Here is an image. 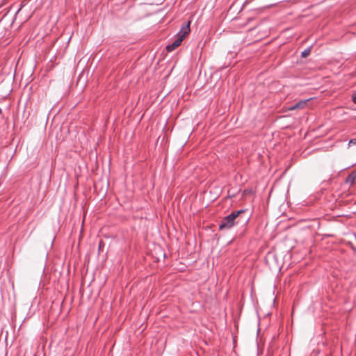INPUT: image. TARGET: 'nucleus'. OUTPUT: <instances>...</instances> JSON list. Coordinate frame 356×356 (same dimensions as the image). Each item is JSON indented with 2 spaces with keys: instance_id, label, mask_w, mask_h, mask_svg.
I'll return each instance as SVG.
<instances>
[{
  "instance_id": "nucleus-7",
  "label": "nucleus",
  "mask_w": 356,
  "mask_h": 356,
  "mask_svg": "<svg viewBox=\"0 0 356 356\" xmlns=\"http://www.w3.org/2000/svg\"><path fill=\"white\" fill-rule=\"evenodd\" d=\"M349 145H356V138H353V139H351L350 141H349Z\"/></svg>"
},
{
  "instance_id": "nucleus-8",
  "label": "nucleus",
  "mask_w": 356,
  "mask_h": 356,
  "mask_svg": "<svg viewBox=\"0 0 356 356\" xmlns=\"http://www.w3.org/2000/svg\"><path fill=\"white\" fill-rule=\"evenodd\" d=\"M24 6V4H20L19 8L17 9V12H16V14H17L20 10L22 8V7Z\"/></svg>"
},
{
  "instance_id": "nucleus-3",
  "label": "nucleus",
  "mask_w": 356,
  "mask_h": 356,
  "mask_svg": "<svg viewBox=\"0 0 356 356\" xmlns=\"http://www.w3.org/2000/svg\"><path fill=\"white\" fill-rule=\"evenodd\" d=\"M313 98H309L307 99H302L297 103L290 106L288 108L289 111H293V110H298V109H303L307 106V104L308 102L312 100Z\"/></svg>"
},
{
  "instance_id": "nucleus-2",
  "label": "nucleus",
  "mask_w": 356,
  "mask_h": 356,
  "mask_svg": "<svg viewBox=\"0 0 356 356\" xmlns=\"http://www.w3.org/2000/svg\"><path fill=\"white\" fill-rule=\"evenodd\" d=\"M190 25L191 21H188L181 26V29L176 35L175 40L171 44L167 45L166 49L168 51H173L181 44V42L191 31Z\"/></svg>"
},
{
  "instance_id": "nucleus-5",
  "label": "nucleus",
  "mask_w": 356,
  "mask_h": 356,
  "mask_svg": "<svg viewBox=\"0 0 356 356\" xmlns=\"http://www.w3.org/2000/svg\"><path fill=\"white\" fill-rule=\"evenodd\" d=\"M311 49H312V47H309L305 49L303 51H302L301 56L302 58L307 57L311 53Z\"/></svg>"
},
{
  "instance_id": "nucleus-1",
  "label": "nucleus",
  "mask_w": 356,
  "mask_h": 356,
  "mask_svg": "<svg viewBox=\"0 0 356 356\" xmlns=\"http://www.w3.org/2000/svg\"><path fill=\"white\" fill-rule=\"evenodd\" d=\"M250 219V215L247 209L233 211L222 219L219 224V229L228 230L236 225L245 226L248 224Z\"/></svg>"
},
{
  "instance_id": "nucleus-9",
  "label": "nucleus",
  "mask_w": 356,
  "mask_h": 356,
  "mask_svg": "<svg viewBox=\"0 0 356 356\" xmlns=\"http://www.w3.org/2000/svg\"><path fill=\"white\" fill-rule=\"evenodd\" d=\"M1 113V108H0V114Z\"/></svg>"
},
{
  "instance_id": "nucleus-4",
  "label": "nucleus",
  "mask_w": 356,
  "mask_h": 356,
  "mask_svg": "<svg viewBox=\"0 0 356 356\" xmlns=\"http://www.w3.org/2000/svg\"><path fill=\"white\" fill-rule=\"evenodd\" d=\"M356 180V171H352L346 178V183L353 184L355 181Z\"/></svg>"
},
{
  "instance_id": "nucleus-6",
  "label": "nucleus",
  "mask_w": 356,
  "mask_h": 356,
  "mask_svg": "<svg viewBox=\"0 0 356 356\" xmlns=\"http://www.w3.org/2000/svg\"><path fill=\"white\" fill-rule=\"evenodd\" d=\"M352 101L356 104V91L352 94Z\"/></svg>"
}]
</instances>
